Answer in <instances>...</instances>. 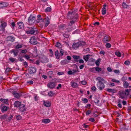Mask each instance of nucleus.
Instances as JSON below:
<instances>
[{
  "label": "nucleus",
  "instance_id": "obj_1",
  "mask_svg": "<svg viewBox=\"0 0 131 131\" xmlns=\"http://www.w3.org/2000/svg\"><path fill=\"white\" fill-rule=\"evenodd\" d=\"M68 18L71 20H73L70 21L69 23V26L72 25L74 24L77 20L78 16L77 13L75 11H72V12H69L67 15Z\"/></svg>",
  "mask_w": 131,
  "mask_h": 131
},
{
  "label": "nucleus",
  "instance_id": "obj_2",
  "mask_svg": "<svg viewBox=\"0 0 131 131\" xmlns=\"http://www.w3.org/2000/svg\"><path fill=\"white\" fill-rule=\"evenodd\" d=\"M37 31V29L34 26L31 27H27V28L26 32L28 34H33L35 33L36 31Z\"/></svg>",
  "mask_w": 131,
  "mask_h": 131
},
{
  "label": "nucleus",
  "instance_id": "obj_3",
  "mask_svg": "<svg viewBox=\"0 0 131 131\" xmlns=\"http://www.w3.org/2000/svg\"><path fill=\"white\" fill-rule=\"evenodd\" d=\"M36 15L34 14H31L28 18V24L30 25H33L36 20Z\"/></svg>",
  "mask_w": 131,
  "mask_h": 131
},
{
  "label": "nucleus",
  "instance_id": "obj_4",
  "mask_svg": "<svg viewBox=\"0 0 131 131\" xmlns=\"http://www.w3.org/2000/svg\"><path fill=\"white\" fill-rule=\"evenodd\" d=\"M85 44V43L84 41H79L77 43H74L72 45V47L74 49L78 48L79 46L83 47Z\"/></svg>",
  "mask_w": 131,
  "mask_h": 131
},
{
  "label": "nucleus",
  "instance_id": "obj_5",
  "mask_svg": "<svg viewBox=\"0 0 131 131\" xmlns=\"http://www.w3.org/2000/svg\"><path fill=\"white\" fill-rule=\"evenodd\" d=\"M96 86L97 88L100 90H103L105 87V85L102 82H97Z\"/></svg>",
  "mask_w": 131,
  "mask_h": 131
},
{
  "label": "nucleus",
  "instance_id": "obj_6",
  "mask_svg": "<svg viewBox=\"0 0 131 131\" xmlns=\"http://www.w3.org/2000/svg\"><path fill=\"white\" fill-rule=\"evenodd\" d=\"M74 80H72L70 82V85L73 88H77L78 86V84L75 82Z\"/></svg>",
  "mask_w": 131,
  "mask_h": 131
},
{
  "label": "nucleus",
  "instance_id": "obj_7",
  "mask_svg": "<svg viewBox=\"0 0 131 131\" xmlns=\"http://www.w3.org/2000/svg\"><path fill=\"white\" fill-rule=\"evenodd\" d=\"M36 70V69L35 67H30L28 69L29 72L30 74L35 73Z\"/></svg>",
  "mask_w": 131,
  "mask_h": 131
},
{
  "label": "nucleus",
  "instance_id": "obj_8",
  "mask_svg": "<svg viewBox=\"0 0 131 131\" xmlns=\"http://www.w3.org/2000/svg\"><path fill=\"white\" fill-rule=\"evenodd\" d=\"M55 86V83L53 82H50L47 84L48 87L50 89H53Z\"/></svg>",
  "mask_w": 131,
  "mask_h": 131
},
{
  "label": "nucleus",
  "instance_id": "obj_9",
  "mask_svg": "<svg viewBox=\"0 0 131 131\" xmlns=\"http://www.w3.org/2000/svg\"><path fill=\"white\" fill-rule=\"evenodd\" d=\"M30 42L32 45H36L37 43V41L35 37H32L30 39Z\"/></svg>",
  "mask_w": 131,
  "mask_h": 131
},
{
  "label": "nucleus",
  "instance_id": "obj_10",
  "mask_svg": "<svg viewBox=\"0 0 131 131\" xmlns=\"http://www.w3.org/2000/svg\"><path fill=\"white\" fill-rule=\"evenodd\" d=\"M7 25V23L4 22L2 23L0 26V28L1 30L3 31H4L5 30V28L6 27Z\"/></svg>",
  "mask_w": 131,
  "mask_h": 131
},
{
  "label": "nucleus",
  "instance_id": "obj_11",
  "mask_svg": "<svg viewBox=\"0 0 131 131\" xmlns=\"http://www.w3.org/2000/svg\"><path fill=\"white\" fill-rule=\"evenodd\" d=\"M19 109L21 112H23L26 110V107L24 105L21 104L19 107Z\"/></svg>",
  "mask_w": 131,
  "mask_h": 131
},
{
  "label": "nucleus",
  "instance_id": "obj_12",
  "mask_svg": "<svg viewBox=\"0 0 131 131\" xmlns=\"http://www.w3.org/2000/svg\"><path fill=\"white\" fill-rule=\"evenodd\" d=\"M72 24V25L69 26V24L68 25V27L67 28L66 30L67 31L69 32L70 31L74 29H75V26H73L72 27L71 26L73 25Z\"/></svg>",
  "mask_w": 131,
  "mask_h": 131
},
{
  "label": "nucleus",
  "instance_id": "obj_13",
  "mask_svg": "<svg viewBox=\"0 0 131 131\" xmlns=\"http://www.w3.org/2000/svg\"><path fill=\"white\" fill-rule=\"evenodd\" d=\"M8 5L9 4L7 3L6 2H1V4H0V7L2 8L8 6Z\"/></svg>",
  "mask_w": 131,
  "mask_h": 131
},
{
  "label": "nucleus",
  "instance_id": "obj_14",
  "mask_svg": "<svg viewBox=\"0 0 131 131\" xmlns=\"http://www.w3.org/2000/svg\"><path fill=\"white\" fill-rule=\"evenodd\" d=\"M110 38L108 36H105L103 39V41L104 43H107L109 41Z\"/></svg>",
  "mask_w": 131,
  "mask_h": 131
},
{
  "label": "nucleus",
  "instance_id": "obj_15",
  "mask_svg": "<svg viewBox=\"0 0 131 131\" xmlns=\"http://www.w3.org/2000/svg\"><path fill=\"white\" fill-rule=\"evenodd\" d=\"M45 19H46V23L45 26L46 27L50 23V18L47 16L46 17Z\"/></svg>",
  "mask_w": 131,
  "mask_h": 131
},
{
  "label": "nucleus",
  "instance_id": "obj_16",
  "mask_svg": "<svg viewBox=\"0 0 131 131\" xmlns=\"http://www.w3.org/2000/svg\"><path fill=\"white\" fill-rule=\"evenodd\" d=\"M13 95L14 97L19 98L21 96L22 94L21 93H20L19 94L16 92H14L13 93Z\"/></svg>",
  "mask_w": 131,
  "mask_h": 131
},
{
  "label": "nucleus",
  "instance_id": "obj_17",
  "mask_svg": "<svg viewBox=\"0 0 131 131\" xmlns=\"http://www.w3.org/2000/svg\"><path fill=\"white\" fill-rule=\"evenodd\" d=\"M18 50L16 49H13L10 51L11 53H13L15 56H17L18 54Z\"/></svg>",
  "mask_w": 131,
  "mask_h": 131
},
{
  "label": "nucleus",
  "instance_id": "obj_18",
  "mask_svg": "<svg viewBox=\"0 0 131 131\" xmlns=\"http://www.w3.org/2000/svg\"><path fill=\"white\" fill-rule=\"evenodd\" d=\"M37 17L38 18L37 20V22L39 23L40 22H44L45 21V19L42 18H40L41 17V15H39L37 16Z\"/></svg>",
  "mask_w": 131,
  "mask_h": 131
},
{
  "label": "nucleus",
  "instance_id": "obj_19",
  "mask_svg": "<svg viewBox=\"0 0 131 131\" xmlns=\"http://www.w3.org/2000/svg\"><path fill=\"white\" fill-rule=\"evenodd\" d=\"M103 7L102 9V14L103 15H105L106 13V5L105 4L103 6Z\"/></svg>",
  "mask_w": 131,
  "mask_h": 131
},
{
  "label": "nucleus",
  "instance_id": "obj_20",
  "mask_svg": "<svg viewBox=\"0 0 131 131\" xmlns=\"http://www.w3.org/2000/svg\"><path fill=\"white\" fill-rule=\"evenodd\" d=\"M7 109V107L5 106H2L1 107V109L2 112L6 111Z\"/></svg>",
  "mask_w": 131,
  "mask_h": 131
},
{
  "label": "nucleus",
  "instance_id": "obj_21",
  "mask_svg": "<svg viewBox=\"0 0 131 131\" xmlns=\"http://www.w3.org/2000/svg\"><path fill=\"white\" fill-rule=\"evenodd\" d=\"M91 56L90 54H88L86 56H84L83 57V58L84 60L86 62L90 58V56Z\"/></svg>",
  "mask_w": 131,
  "mask_h": 131
},
{
  "label": "nucleus",
  "instance_id": "obj_22",
  "mask_svg": "<svg viewBox=\"0 0 131 131\" xmlns=\"http://www.w3.org/2000/svg\"><path fill=\"white\" fill-rule=\"evenodd\" d=\"M0 101L6 104H7L8 102V100L7 99H4L1 98L0 99Z\"/></svg>",
  "mask_w": 131,
  "mask_h": 131
},
{
  "label": "nucleus",
  "instance_id": "obj_23",
  "mask_svg": "<svg viewBox=\"0 0 131 131\" xmlns=\"http://www.w3.org/2000/svg\"><path fill=\"white\" fill-rule=\"evenodd\" d=\"M21 104V103L18 101H15L14 104V106L16 107H19Z\"/></svg>",
  "mask_w": 131,
  "mask_h": 131
},
{
  "label": "nucleus",
  "instance_id": "obj_24",
  "mask_svg": "<svg viewBox=\"0 0 131 131\" xmlns=\"http://www.w3.org/2000/svg\"><path fill=\"white\" fill-rule=\"evenodd\" d=\"M17 24L18 25L19 28L20 29L23 28L24 26V24L22 22L17 23Z\"/></svg>",
  "mask_w": 131,
  "mask_h": 131
},
{
  "label": "nucleus",
  "instance_id": "obj_25",
  "mask_svg": "<svg viewBox=\"0 0 131 131\" xmlns=\"http://www.w3.org/2000/svg\"><path fill=\"white\" fill-rule=\"evenodd\" d=\"M7 40L8 41H13L14 39V38L11 36H9L7 38Z\"/></svg>",
  "mask_w": 131,
  "mask_h": 131
},
{
  "label": "nucleus",
  "instance_id": "obj_26",
  "mask_svg": "<svg viewBox=\"0 0 131 131\" xmlns=\"http://www.w3.org/2000/svg\"><path fill=\"white\" fill-rule=\"evenodd\" d=\"M72 71L74 74L75 73L79 72V70L77 66H76L75 69H73Z\"/></svg>",
  "mask_w": 131,
  "mask_h": 131
},
{
  "label": "nucleus",
  "instance_id": "obj_27",
  "mask_svg": "<svg viewBox=\"0 0 131 131\" xmlns=\"http://www.w3.org/2000/svg\"><path fill=\"white\" fill-rule=\"evenodd\" d=\"M55 55L56 58L57 59H59L60 58V55L59 54V51L58 50H57L55 53Z\"/></svg>",
  "mask_w": 131,
  "mask_h": 131
},
{
  "label": "nucleus",
  "instance_id": "obj_28",
  "mask_svg": "<svg viewBox=\"0 0 131 131\" xmlns=\"http://www.w3.org/2000/svg\"><path fill=\"white\" fill-rule=\"evenodd\" d=\"M43 105L46 107H49L51 105V103L49 102H45L43 103Z\"/></svg>",
  "mask_w": 131,
  "mask_h": 131
},
{
  "label": "nucleus",
  "instance_id": "obj_29",
  "mask_svg": "<svg viewBox=\"0 0 131 131\" xmlns=\"http://www.w3.org/2000/svg\"><path fill=\"white\" fill-rule=\"evenodd\" d=\"M50 122V119H43L42 120V122L46 124L49 123Z\"/></svg>",
  "mask_w": 131,
  "mask_h": 131
},
{
  "label": "nucleus",
  "instance_id": "obj_30",
  "mask_svg": "<svg viewBox=\"0 0 131 131\" xmlns=\"http://www.w3.org/2000/svg\"><path fill=\"white\" fill-rule=\"evenodd\" d=\"M69 62L66 60H64L61 62V63L62 65H65L68 64Z\"/></svg>",
  "mask_w": 131,
  "mask_h": 131
},
{
  "label": "nucleus",
  "instance_id": "obj_31",
  "mask_svg": "<svg viewBox=\"0 0 131 131\" xmlns=\"http://www.w3.org/2000/svg\"><path fill=\"white\" fill-rule=\"evenodd\" d=\"M124 86L125 88H127L129 86V83L127 81H124L123 82Z\"/></svg>",
  "mask_w": 131,
  "mask_h": 131
},
{
  "label": "nucleus",
  "instance_id": "obj_32",
  "mask_svg": "<svg viewBox=\"0 0 131 131\" xmlns=\"http://www.w3.org/2000/svg\"><path fill=\"white\" fill-rule=\"evenodd\" d=\"M7 115L4 114L1 115L0 117V118L1 119H5L7 118Z\"/></svg>",
  "mask_w": 131,
  "mask_h": 131
},
{
  "label": "nucleus",
  "instance_id": "obj_33",
  "mask_svg": "<svg viewBox=\"0 0 131 131\" xmlns=\"http://www.w3.org/2000/svg\"><path fill=\"white\" fill-rule=\"evenodd\" d=\"M131 91V89H127L125 90V94L126 95H129V92Z\"/></svg>",
  "mask_w": 131,
  "mask_h": 131
},
{
  "label": "nucleus",
  "instance_id": "obj_34",
  "mask_svg": "<svg viewBox=\"0 0 131 131\" xmlns=\"http://www.w3.org/2000/svg\"><path fill=\"white\" fill-rule=\"evenodd\" d=\"M122 102V101L120 100H118V104H117L118 106L121 108L122 107V105L121 104V103Z\"/></svg>",
  "mask_w": 131,
  "mask_h": 131
},
{
  "label": "nucleus",
  "instance_id": "obj_35",
  "mask_svg": "<svg viewBox=\"0 0 131 131\" xmlns=\"http://www.w3.org/2000/svg\"><path fill=\"white\" fill-rule=\"evenodd\" d=\"M96 79L97 80L99 81L98 82H102L104 80L103 79V78L99 77L96 78Z\"/></svg>",
  "mask_w": 131,
  "mask_h": 131
},
{
  "label": "nucleus",
  "instance_id": "obj_36",
  "mask_svg": "<svg viewBox=\"0 0 131 131\" xmlns=\"http://www.w3.org/2000/svg\"><path fill=\"white\" fill-rule=\"evenodd\" d=\"M111 81L113 82H115L117 83H120V81L118 80H117L115 79H113L111 80Z\"/></svg>",
  "mask_w": 131,
  "mask_h": 131
},
{
  "label": "nucleus",
  "instance_id": "obj_37",
  "mask_svg": "<svg viewBox=\"0 0 131 131\" xmlns=\"http://www.w3.org/2000/svg\"><path fill=\"white\" fill-rule=\"evenodd\" d=\"M16 118L17 120H19L21 119V117L19 114H17L16 115Z\"/></svg>",
  "mask_w": 131,
  "mask_h": 131
},
{
  "label": "nucleus",
  "instance_id": "obj_38",
  "mask_svg": "<svg viewBox=\"0 0 131 131\" xmlns=\"http://www.w3.org/2000/svg\"><path fill=\"white\" fill-rule=\"evenodd\" d=\"M22 45L20 44H18L16 46L15 48L16 49H19L22 48Z\"/></svg>",
  "mask_w": 131,
  "mask_h": 131
},
{
  "label": "nucleus",
  "instance_id": "obj_39",
  "mask_svg": "<svg viewBox=\"0 0 131 131\" xmlns=\"http://www.w3.org/2000/svg\"><path fill=\"white\" fill-rule=\"evenodd\" d=\"M115 54L119 57H120L121 56V53L119 51L116 52L115 53Z\"/></svg>",
  "mask_w": 131,
  "mask_h": 131
},
{
  "label": "nucleus",
  "instance_id": "obj_40",
  "mask_svg": "<svg viewBox=\"0 0 131 131\" xmlns=\"http://www.w3.org/2000/svg\"><path fill=\"white\" fill-rule=\"evenodd\" d=\"M16 59L15 58H13L12 57H10L9 59V60L12 62H15Z\"/></svg>",
  "mask_w": 131,
  "mask_h": 131
},
{
  "label": "nucleus",
  "instance_id": "obj_41",
  "mask_svg": "<svg viewBox=\"0 0 131 131\" xmlns=\"http://www.w3.org/2000/svg\"><path fill=\"white\" fill-rule=\"evenodd\" d=\"M56 46L58 48H60L61 47V45L60 43L59 42H57L56 45Z\"/></svg>",
  "mask_w": 131,
  "mask_h": 131
},
{
  "label": "nucleus",
  "instance_id": "obj_42",
  "mask_svg": "<svg viewBox=\"0 0 131 131\" xmlns=\"http://www.w3.org/2000/svg\"><path fill=\"white\" fill-rule=\"evenodd\" d=\"M95 70L96 71L100 72L101 71L102 69L99 67H96L95 68Z\"/></svg>",
  "mask_w": 131,
  "mask_h": 131
},
{
  "label": "nucleus",
  "instance_id": "obj_43",
  "mask_svg": "<svg viewBox=\"0 0 131 131\" xmlns=\"http://www.w3.org/2000/svg\"><path fill=\"white\" fill-rule=\"evenodd\" d=\"M64 52L62 49H60V55L61 56H63V55Z\"/></svg>",
  "mask_w": 131,
  "mask_h": 131
},
{
  "label": "nucleus",
  "instance_id": "obj_44",
  "mask_svg": "<svg viewBox=\"0 0 131 131\" xmlns=\"http://www.w3.org/2000/svg\"><path fill=\"white\" fill-rule=\"evenodd\" d=\"M122 6L124 8H127L128 6L125 3H123L122 4Z\"/></svg>",
  "mask_w": 131,
  "mask_h": 131
},
{
  "label": "nucleus",
  "instance_id": "obj_45",
  "mask_svg": "<svg viewBox=\"0 0 131 131\" xmlns=\"http://www.w3.org/2000/svg\"><path fill=\"white\" fill-rule=\"evenodd\" d=\"M51 11V8L50 7H47L45 10V12H50Z\"/></svg>",
  "mask_w": 131,
  "mask_h": 131
},
{
  "label": "nucleus",
  "instance_id": "obj_46",
  "mask_svg": "<svg viewBox=\"0 0 131 131\" xmlns=\"http://www.w3.org/2000/svg\"><path fill=\"white\" fill-rule=\"evenodd\" d=\"M54 94L53 93V92L51 91H50L49 93H48V95L49 96H52L54 95Z\"/></svg>",
  "mask_w": 131,
  "mask_h": 131
},
{
  "label": "nucleus",
  "instance_id": "obj_47",
  "mask_svg": "<svg viewBox=\"0 0 131 131\" xmlns=\"http://www.w3.org/2000/svg\"><path fill=\"white\" fill-rule=\"evenodd\" d=\"M13 117V116L12 115H11L9 117H8L6 121L7 122H9L12 119V118Z\"/></svg>",
  "mask_w": 131,
  "mask_h": 131
},
{
  "label": "nucleus",
  "instance_id": "obj_48",
  "mask_svg": "<svg viewBox=\"0 0 131 131\" xmlns=\"http://www.w3.org/2000/svg\"><path fill=\"white\" fill-rule=\"evenodd\" d=\"M82 100L85 103H87L88 101V99L86 98L82 99Z\"/></svg>",
  "mask_w": 131,
  "mask_h": 131
},
{
  "label": "nucleus",
  "instance_id": "obj_49",
  "mask_svg": "<svg viewBox=\"0 0 131 131\" xmlns=\"http://www.w3.org/2000/svg\"><path fill=\"white\" fill-rule=\"evenodd\" d=\"M105 46L107 48H110L111 47V45L110 43H107L106 44Z\"/></svg>",
  "mask_w": 131,
  "mask_h": 131
},
{
  "label": "nucleus",
  "instance_id": "obj_50",
  "mask_svg": "<svg viewBox=\"0 0 131 131\" xmlns=\"http://www.w3.org/2000/svg\"><path fill=\"white\" fill-rule=\"evenodd\" d=\"M12 69L11 68H7L5 70V72L7 73L11 71Z\"/></svg>",
  "mask_w": 131,
  "mask_h": 131
},
{
  "label": "nucleus",
  "instance_id": "obj_51",
  "mask_svg": "<svg viewBox=\"0 0 131 131\" xmlns=\"http://www.w3.org/2000/svg\"><path fill=\"white\" fill-rule=\"evenodd\" d=\"M100 59L97 60L95 62V63L97 66H98L100 62Z\"/></svg>",
  "mask_w": 131,
  "mask_h": 131
},
{
  "label": "nucleus",
  "instance_id": "obj_52",
  "mask_svg": "<svg viewBox=\"0 0 131 131\" xmlns=\"http://www.w3.org/2000/svg\"><path fill=\"white\" fill-rule=\"evenodd\" d=\"M68 74L69 75H74L73 73L72 72V70H70L68 72Z\"/></svg>",
  "mask_w": 131,
  "mask_h": 131
},
{
  "label": "nucleus",
  "instance_id": "obj_53",
  "mask_svg": "<svg viewBox=\"0 0 131 131\" xmlns=\"http://www.w3.org/2000/svg\"><path fill=\"white\" fill-rule=\"evenodd\" d=\"M91 112V111L90 110H88L86 112V115H88L90 114Z\"/></svg>",
  "mask_w": 131,
  "mask_h": 131
},
{
  "label": "nucleus",
  "instance_id": "obj_54",
  "mask_svg": "<svg viewBox=\"0 0 131 131\" xmlns=\"http://www.w3.org/2000/svg\"><path fill=\"white\" fill-rule=\"evenodd\" d=\"M120 97L122 99H124L125 98V95L123 94H121L120 95Z\"/></svg>",
  "mask_w": 131,
  "mask_h": 131
},
{
  "label": "nucleus",
  "instance_id": "obj_55",
  "mask_svg": "<svg viewBox=\"0 0 131 131\" xmlns=\"http://www.w3.org/2000/svg\"><path fill=\"white\" fill-rule=\"evenodd\" d=\"M73 58L75 59H78L80 57L77 56H73Z\"/></svg>",
  "mask_w": 131,
  "mask_h": 131
},
{
  "label": "nucleus",
  "instance_id": "obj_56",
  "mask_svg": "<svg viewBox=\"0 0 131 131\" xmlns=\"http://www.w3.org/2000/svg\"><path fill=\"white\" fill-rule=\"evenodd\" d=\"M24 57L25 58H26L27 60H28L30 58V56L27 55H25L24 56Z\"/></svg>",
  "mask_w": 131,
  "mask_h": 131
},
{
  "label": "nucleus",
  "instance_id": "obj_57",
  "mask_svg": "<svg viewBox=\"0 0 131 131\" xmlns=\"http://www.w3.org/2000/svg\"><path fill=\"white\" fill-rule=\"evenodd\" d=\"M124 64L126 65H129L130 64V62L129 61H126L125 62Z\"/></svg>",
  "mask_w": 131,
  "mask_h": 131
},
{
  "label": "nucleus",
  "instance_id": "obj_58",
  "mask_svg": "<svg viewBox=\"0 0 131 131\" xmlns=\"http://www.w3.org/2000/svg\"><path fill=\"white\" fill-rule=\"evenodd\" d=\"M107 91L109 92H114V89H107Z\"/></svg>",
  "mask_w": 131,
  "mask_h": 131
},
{
  "label": "nucleus",
  "instance_id": "obj_59",
  "mask_svg": "<svg viewBox=\"0 0 131 131\" xmlns=\"http://www.w3.org/2000/svg\"><path fill=\"white\" fill-rule=\"evenodd\" d=\"M81 83L83 85H85L87 84V82L85 81H82L81 82Z\"/></svg>",
  "mask_w": 131,
  "mask_h": 131
},
{
  "label": "nucleus",
  "instance_id": "obj_60",
  "mask_svg": "<svg viewBox=\"0 0 131 131\" xmlns=\"http://www.w3.org/2000/svg\"><path fill=\"white\" fill-rule=\"evenodd\" d=\"M21 53H22L25 54L27 52V50L26 49H24L22 50L21 51Z\"/></svg>",
  "mask_w": 131,
  "mask_h": 131
},
{
  "label": "nucleus",
  "instance_id": "obj_61",
  "mask_svg": "<svg viewBox=\"0 0 131 131\" xmlns=\"http://www.w3.org/2000/svg\"><path fill=\"white\" fill-rule=\"evenodd\" d=\"M122 102L123 105H126L127 102L126 101L123 100L122 102Z\"/></svg>",
  "mask_w": 131,
  "mask_h": 131
},
{
  "label": "nucleus",
  "instance_id": "obj_62",
  "mask_svg": "<svg viewBox=\"0 0 131 131\" xmlns=\"http://www.w3.org/2000/svg\"><path fill=\"white\" fill-rule=\"evenodd\" d=\"M83 128L85 129L88 127V126L84 124L83 125Z\"/></svg>",
  "mask_w": 131,
  "mask_h": 131
},
{
  "label": "nucleus",
  "instance_id": "obj_63",
  "mask_svg": "<svg viewBox=\"0 0 131 131\" xmlns=\"http://www.w3.org/2000/svg\"><path fill=\"white\" fill-rule=\"evenodd\" d=\"M91 105L90 104H88L86 106H85V108H88V109L90 108V106Z\"/></svg>",
  "mask_w": 131,
  "mask_h": 131
},
{
  "label": "nucleus",
  "instance_id": "obj_64",
  "mask_svg": "<svg viewBox=\"0 0 131 131\" xmlns=\"http://www.w3.org/2000/svg\"><path fill=\"white\" fill-rule=\"evenodd\" d=\"M96 89V88L95 86H93L91 88L92 90L93 91H95Z\"/></svg>",
  "mask_w": 131,
  "mask_h": 131
}]
</instances>
